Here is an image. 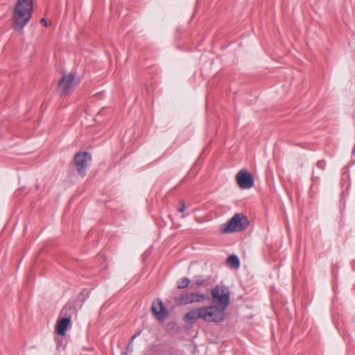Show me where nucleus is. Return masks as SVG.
I'll return each mask as SVG.
<instances>
[{"instance_id": "f257e3e1", "label": "nucleus", "mask_w": 355, "mask_h": 355, "mask_svg": "<svg viewBox=\"0 0 355 355\" xmlns=\"http://www.w3.org/2000/svg\"><path fill=\"white\" fill-rule=\"evenodd\" d=\"M33 10V0H17L12 17L15 31H22L31 19Z\"/></svg>"}, {"instance_id": "f03ea898", "label": "nucleus", "mask_w": 355, "mask_h": 355, "mask_svg": "<svg viewBox=\"0 0 355 355\" xmlns=\"http://www.w3.org/2000/svg\"><path fill=\"white\" fill-rule=\"evenodd\" d=\"M249 221L243 214H235L227 223L220 227V232L228 234L241 232L247 228Z\"/></svg>"}, {"instance_id": "7ed1b4c3", "label": "nucleus", "mask_w": 355, "mask_h": 355, "mask_svg": "<svg viewBox=\"0 0 355 355\" xmlns=\"http://www.w3.org/2000/svg\"><path fill=\"white\" fill-rule=\"evenodd\" d=\"M211 294L215 305L226 310L230 303L228 288L224 285H217L211 290Z\"/></svg>"}, {"instance_id": "20e7f679", "label": "nucleus", "mask_w": 355, "mask_h": 355, "mask_svg": "<svg viewBox=\"0 0 355 355\" xmlns=\"http://www.w3.org/2000/svg\"><path fill=\"white\" fill-rule=\"evenodd\" d=\"M202 320L206 322L218 323L225 319V310L216 305L202 307Z\"/></svg>"}, {"instance_id": "39448f33", "label": "nucleus", "mask_w": 355, "mask_h": 355, "mask_svg": "<svg viewBox=\"0 0 355 355\" xmlns=\"http://www.w3.org/2000/svg\"><path fill=\"white\" fill-rule=\"evenodd\" d=\"M208 299V295L202 293L186 292L182 293L180 297H176L175 301L179 305H187L205 302Z\"/></svg>"}, {"instance_id": "423d86ee", "label": "nucleus", "mask_w": 355, "mask_h": 355, "mask_svg": "<svg viewBox=\"0 0 355 355\" xmlns=\"http://www.w3.org/2000/svg\"><path fill=\"white\" fill-rule=\"evenodd\" d=\"M78 83L72 73L64 74L60 80L58 90L61 95H69Z\"/></svg>"}, {"instance_id": "0eeeda50", "label": "nucleus", "mask_w": 355, "mask_h": 355, "mask_svg": "<svg viewBox=\"0 0 355 355\" xmlns=\"http://www.w3.org/2000/svg\"><path fill=\"white\" fill-rule=\"evenodd\" d=\"M91 161V156L88 153H78L74 157V164L80 175L84 176L85 170Z\"/></svg>"}, {"instance_id": "6e6552de", "label": "nucleus", "mask_w": 355, "mask_h": 355, "mask_svg": "<svg viewBox=\"0 0 355 355\" xmlns=\"http://www.w3.org/2000/svg\"><path fill=\"white\" fill-rule=\"evenodd\" d=\"M236 181L239 188L250 189L254 185L252 175L245 169L240 170L236 175Z\"/></svg>"}, {"instance_id": "1a4fd4ad", "label": "nucleus", "mask_w": 355, "mask_h": 355, "mask_svg": "<svg viewBox=\"0 0 355 355\" xmlns=\"http://www.w3.org/2000/svg\"><path fill=\"white\" fill-rule=\"evenodd\" d=\"M151 310L155 317L159 321L164 320L168 315L166 309L159 299L153 302Z\"/></svg>"}, {"instance_id": "9d476101", "label": "nucleus", "mask_w": 355, "mask_h": 355, "mask_svg": "<svg viewBox=\"0 0 355 355\" xmlns=\"http://www.w3.org/2000/svg\"><path fill=\"white\" fill-rule=\"evenodd\" d=\"M70 323L71 318L69 317H64L58 320L56 324V333L60 336H64Z\"/></svg>"}, {"instance_id": "9b49d317", "label": "nucleus", "mask_w": 355, "mask_h": 355, "mask_svg": "<svg viewBox=\"0 0 355 355\" xmlns=\"http://www.w3.org/2000/svg\"><path fill=\"white\" fill-rule=\"evenodd\" d=\"M202 307L196 308L185 314L184 321L185 322H190L196 319H202Z\"/></svg>"}, {"instance_id": "f8f14e48", "label": "nucleus", "mask_w": 355, "mask_h": 355, "mask_svg": "<svg viewBox=\"0 0 355 355\" xmlns=\"http://www.w3.org/2000/svg\"><path fill=\"white\" fill-rule=\"evenodd\" d=\"M227 262L229 266H230L231 267H233L234 268H238L240 266L239 259L237 257V256H236L234 254L230 255L227 258Z\"/></svg>"}, {"instance_id": "ddd939ff", "label": "nucleus", "mask_w": 355, "mask_h": 355, "mask_svg": "<svg viewBox=\"0 0 355 355\" xmlns=\"http://www.w3.org/2000/svg\"><path fill=\"white\" fill-rule=\"evenodd\" d=\"M190 284V279L187 277H184L177 282V287L180 289L187 288Z\"/></svg>"}, {"instance_id": "4468645a", "label": "nucleus", "mask_w": 355, "mask_h": 355, "mask_svg": "<svg viewBox=\"0 0 355 355\" xmlns=\"http://www.w3.org/2000/svg\"><path fill=\"white\" fill-rule=\"evenodd\" d=\"M206 283V280L201 277H198L196 280V284L198 286H202Z\"/></svg>"}, {"instance_id": "2eb2a0df", "label": "nucleus", "mask_w": 355, "mask_h": 355, "mask_svg": "<svg viewBox=\"0 0 355 355\" xmlns=\"http://www.w3.org/2000/svg\"><path fill=\"white\" fill-rule=\"evenodd\" d=\"M317 166L320 169H324L325 167V162L323 160L317 162Z\"/></svg>"}, {"instance_id": "dca6fc26", "label": "nucleus", "mask_w": 355, "mask_h": 355, "mask_svg": "<svg viewBox=\"0 0 355 355\" xmlns=\"http://www.w3.org/2000/svg\"><path fill=\"white\" fill-rule=\"evenodd\" d=\"M180 204L181 205V207L178 209V211L180 212H183L185 210V204L184 202L182 200L180 201Z\"/></svg>"}, {"instance_id": "f3484780", "label": "nucleus", "mask_w": 355, "mask_h": 355, "mask_svg": "<svg viewBox=\"0 0 355 355\" xmlns=\"http://www.w3.org/2000/svg\"><path fill=\"white\" fill-rule=\"evenodd\" d=\"M40 22L46 27L49 26V23L44 18L41 19Z\"/></svg>"}, {"instance_id": "a211bd4d", "label": "nucleus", "mask_w": 355, "mask_h": 355, "mask_svg": "<svg viewBox=\"0 0 355 355\" xmlns=\"http://www.w3.org/2000/svg\"><path fill=\"white\" fill-rule=\"evenodd\" d=\"M141 334V331H138L137 333H136L135 334H134L132 338H131V340H130V342L129 343V345Z\"/></svg>"}, {"instance_id": "6ab92c4d", "label": "nucleus", "mask_w": 355, "mask_h": 355, "mask_svg": "<svg viewBox=\"0 0 355 355\" xmlns=\"http://www.w3.org/2000/svg\"><path fill=\"white\" fill-rule=\"evenodd\" d=\"M352 160L354 163H355V145L352 151Z\"/></svg>"}]
</instances>
